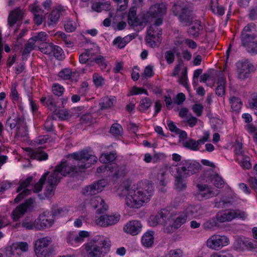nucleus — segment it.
I'll return each mask as SVG.
<instances>
[{
    "label": "nucleus",
    "instance_id": "1",
    "mask_svg": "<svg viewBox=\"0 0 257 257\" xmlns=\"http://www.w3.org/2000/svg\"><path fill=\"white\" fill-rule=\"evenodd\" d=\"M69 158L73 159L76 162L73 163V166L68 161L62 162L57 165L53 172L49 175V172L44 173L39 182L34 187L33 191L35 193L40 192L44 184L46 185L44 194L46 197L53 194V191L56 185L60 182L62 176L67 175H73L77 173L80 169L89 168L92 164L96 162L97 157L90 154L86 150H82L78 152L73 153L69 155Z\"/></svg>",
    "mask_w": 257,
    "mask_h": 257
},
{
    "label": "nucleus",
    "instance_id": "2",
    "mask_svg": "<svg viewBox=\"0 0 257 257\" xmlns=\"http://www.w3.org/2000/svg\"><path fill=\"white\" fill-rule=\"evenodd\" d=\"M153 185L149 182L142 183L137 188L126 186L122 190L125 196V203L128 207L138 209L149 202L153 195Z\"/></svg>",
    "mask_w": 257,
    "mask_h": 257
},
{
    "label": "nucleus",
    "instance_id": "3",
    "mask_svg": "<svg viewBox=\"0 0 257 257\" xmlns=\"http://www.w3.org/2000/svg\"><path fill=\"white\" fill-rule=\"evenodd\" d=\"M83 246L86 257H104L110 250L111 242L104 236H98Z\"/></svg>",
    "mask_w": 257,
    "mask_h": 257
},
{
    "label": "nucleus",
    "instance_id": "4",
    "mask_svg": "<svg viewBox=\"0 0 257 257\" xmlns=\"http://www.w3.org/2000/svg\"><path fill=\"white\" fill-rule=\"evenodd\" d=\"M172 12L184 26L190 25L195 18L193 7L186 2H177L173 6Z\"/></svg>",
    "mask_w": 257,
    "mask_h": 257
},
{
    "label": "nucleus",
    "instance_id": "5",
    "mask_svg": "<svg viewBox=\"0 0 257 257\" xmlns=\"http://www.w3.org/2000/svg\"><path fill=\"white\" fill-rule=\"evenodd\" d=\"M163 23L161 19H157L154 23L151 25L147 31V43L152 48L158 47L161 43L162 30L159 28Z\"/></svg>",
    "mask_w": 257,
    "mask_h": 257
},
{
    "label": "nucleus",
    "instance_id": "6",
    "mask_svg": "<svg viewBox=\"0 0 257 257\" xmlns=\"http://www.w3.org/2000/svg\"><path fill=\"white\" fill-rule=\"evenodd\" d=\"M181 166L178 167L177 164H172L170 169L175 168L177 174H181L184 177H187L197 173L201 166L199 163L191 160H183L181 163Z\"/></svg>",
    "mask_w": 257,
    "mask_h": 257
},
{
    "label": "nucleus",
    "instance_id": "7",
    "mask_svg": "<svg viewBox=\"0 0 257 257\" xmlns=\"http://www.w3.org/2000/svg\"><path fill=\"white\" fill-rule=\"evenodd\" d=\"M52 239L49 236L38 239L35 243V252L37 257H49L53 253V248L49 246Z\"/></svg>",
    "mask_w": 257,
    "mask_h": 257
},
{
    "label": "nucleus",
    "instance_id": "8",
    "mask_svg": "<svg viewBox=\"0 0 257 257\" xmlns=\"http://www.w3.org/2000/svg\"><path fill=\"white\" fill-rule=\"evenodd\" d=\"M167 5L164 3H156L152 5L149 11L145 13L144 21L149 23L153 19H161L162 20L167 13Z\"/></svg>",
    "mask_w": 257,
    "mask_h": 257
},
{
    "label": "nucleus",
    "instance_id": "9",
    "mask_svg": "<svg viewBox=\"0 0 257 257\" xmlns=\"http://www.w3.org/2000/svg\"><path fill=\"white\" fill-rule=\"evenodd\" d=\"M236 66L237 78L241 80L246 79L249 74L254 70L253 65L247 60L238 62Z\"/></svg>",
    "mask_w": 257,
    "mask_h": 257
},
{
    "label": "nucleus",
    "instance_id": "10",
    "mask_svg": "<svg viewBox=\"0 0 257 257\" xmlns=\"http://www.w3.org/2000/svg\"><path fill=\"white\" fill-rule=\"evenodd\" d=\"M228 243L229 239L226 236L217 234L212 235L206 242L208 247L214 250H219Z\"/></svg>",
    "mask_w": 257,
    "mask_h": 257
},
{
    "label": "nucleus",
    "instance_id": "11",
    "mask_svg": "<svg viewBox=\"0 0 257 257\" xmlns=\"http://www.w3.org/2000/svg\"><path fill=\"white\" fill-rule=\"evenodd\" d=\"M35 200L30 198L24 203L18 206L12 212V216L15 221L22 217L28 211L31 210L34 207Z\"/></svg>",
    "mask_w": 257,
    "mask_h": 257
},
{
    "label": "nucleus",
    "instance_id": "12",
    "mask_svg": "<svg viewBox=\"0 0 257 257\" xmlns=\"http://www.w3.org/2000/svg\"><path fill=\"white\" fill-rule=\"evenodd\" d=\"M106 184L107 183L105 180H99L85 186L83 188L82 193L87 196L95 195L101 192Z\"/></svg>",
    "mask_w": 257,
    "mask_h": 257
},
{
    "label": "nucleus",
    "instance_id": "13",
    "mask_svg": "<svg viewBox=\"0 0 257 257\" xmlns=\"http://www.w3.org/2000/svg\"><path fill=\"white\" fill-rule=\"evenodd\" d=\"M198 192L196 194L197 198L199 200L207 199L217 196L219 193L218 189H214L208 185L197 184Z\"/></svg>",
    "mask_w": 257,
    "mask_h": 257
},
{
    "label": "nucleus",
    "instance_id": "14",
    "mask_svg": "<svg viewBox=\"0 0 257 257\" xmlns=\"http://www.w3.org/2000/svg\"><path fill=\"white\" fill-rule=\"evenodd\" d=\"M120 218L118 213L114 214H105L96 217L95 223L97 225L103 227L113 225L117 223Z\"/></svg>",
    "mask_w": 257,
    "mask_h": 257
},
{
    "label": "nucleus",
    "instance_id": "15",
    "mask_svg": "<svg viewBox=\"0 0 257 257\" xmlns=\"http://www.w3.org/2000/svg\"><path fill=\"white\" fill-rule=\"evenodd\" d=\"M145 13H142L140 15H137V8L132 7L128 14V23L133 26H138L143 25L144 24L148 23L145 21Z\"/></svg>",
    "mask_w": 257,
    "mask_h": 257
},
{
    "label": "nucleus",
    "instance_id": "16",
    "mask_svg": "<svg viewBox=\"0 0 257 257\" xmlns=\"http://www.w3.org/2000/svg\"><path fill=\"white\" fill-rule=\"evenodd\" d=\"M33 180L32 177H29L27 179L20 181V185L17 188V192L19 193L17 197L15 199V202L18 203L25 197L29 195L31 193V190L26 189Z\"/></svg>",
    "mask_w": 257,
    "mask_h": 257
},
{
    "label": "nucleus",
    "instance_id": "17",
    "mask_svg": "<svg viewBox=\"0 0 257 257\" xmlns=\"http://www.w3.org/2000/svg\"><path fill=\"white\" fill-rule=\"evenodd\" d=\"M37 220L38 226L37 230H39L50 227L54 222L53 216L46 212L40 214Z\"/></svg>",
    "mask_w": 257,
    "mask_h": 257
},
{
    "label": "nucleus",
    "instance_id": "18",
    "mask_svg": "<svg viewBox=\"0 0 257 257\" xmlns=\"http://www.w3.org/2000/svg\"><path fill=\"white\" fill-rule=\"evenodd\" d=\"M65 12V9L61 6H58L54 9L48 16L47 25L49 27H54L59 21L61 15Z\"/></svg>",
    "mask_w": 257,
    "mask_h": 257
},
{
    "label": "nucleus",
    "instance_id": "19",
    "mask_svg": "<svg viewBox=\"0 0 257 257\" xmlns=\"http://www.w3.org/2000/svg\"><path fill=\"white\" fill-rule=\"evenodd\" d=\"M241 45L251 54H257V36H252L249 38L243 39L241 40Z\"/></svg>",
    "mask_w": 257,
    "mask_h": 257
},
{
    "label": "nucleus",
    "instance_id": "20",
    "mask_svg": "<svg viewBox=\"0 0 257 257\" xmlns=\"http://www.w3.org/2000/svg\"><path fill=\"white\" fill-rule=\"evenodd\" d=\"M90 206L96 209V213L101 214L107 210L108 206L105 201L100 196L92 198L90 200Z\"/></svg>",
    "mask_w": 257,
    "mask_h": 257
},
{
    "label": "nucleus",
    "instance_id": "21",
    "mask_svg": "<svg viewBox=\"0 0 257 257\" xmlns=\"http://www.w3.org/2000/svg\"><path fill=\"white\" fill-rule=\"evenodd\" d=\"M187 217H198L204 215L206 211L204 207L201 205H190L186 208L184 212Z\"/></svg>",
    "mask_w": 257,
    "mask_h": 257
},
{
    "label": "nucleus",
    "instance_id": "22",
    "mask_svg": "<svg viewBox=\"0 0 257 257\" xmlns=\"http://www.w3.org/2000/svg\"><path fill=\"white\" fill-rule=\"evenodd\" d=\"M191 26L188 30L189 35L193 38H197L202 33L203 26L198 20H193L190 24Z\"/></svg>",
    "mask_w": 257,
    "mask_h": 257
},
{
    "label": "nucleus",
    "instance_id": "23",
    "mask_svg": "<svg viewBox=\"0 0 257 257\" xmlns=\"http://www.w3.org/2000/svg\"><path fill=\"white\" fill-rule=\"evenodd\" d=\"M142 225L138 220H132L128 222L123 227L125 232L132 235H136L141 232Z\"/></svg>",
    "mask_w": 257,
    "mask_h": 257
},
{
    "label": "nucleus",
    "instance_id": "24",
    "mask_svg": "<svg viewBox=\"0 0 257 257\" xmlns=\"http://www.w3.org/2000/svg\"><path fill=\"white\" fill-rule=\"evenodd\" d=\"M24 17V12L18 8L11 11L8 17V25L10 27L13 26L17 23L20 22Z\"/></svg>",
    "mask_w": 257,
    "mask_h": 257
},
{
    "label": "nucleus",
    "instance_id": "25",
    "mask_svg": "<svg viewBox=\"0 0 257 257\" xmlns=\"http://www.w3.org/2000/svg\"><path fill=\"white\" fill-rule=\"evenodd\" d=\"M187 217V214L184 212L179 214L174 219L172 225L170 226L171 229H169V227H167L166 228V231L168 232L174 231L186 221Z\"/></svg>",
    "mask_w": 257,
    "mask_h": 257
},
{
    "label": "nucleus",
    "instance_id": "26",
    "mask_svg": "<svg viewBox=\"0 0 257 257\" xmlns=\"http://www.w3.org/2000/svg\"><path fill=\"white\" fill-rule=\"evenodd\" d=\"M29 156L33 159H36L40 161H45L48 159V155L45 152L40 149H29Z\"/></svg>",
    "mask_w": 257,
    "mask_h": 257
},
{
    "label": "nucleus",
    "instance_id": "27",
    "mask_svg": "<svg viewBox=\"0 0 257 257\" xmlns=\"http://www.w3.org/2000/svg\"><path fill=\"white\" fill-rule=\"evenodd\" d=\"M21 226L27 230H37L38 220L30 217H27L22 220Z\"/></svg>",
    "mask_w": 257,
    "mask_h": 257
},
{
    "label": "nucleus",
    "instance_id": "28",
    "mask_svg": "<svg viewBox=\"0 0 257 257\" xmlns=\"http://www.w3.org/2000/svg\"><path fill=\"white\" fill-rule=\"evenodd\" d=\"M166 173V172L164 169H161L159 171L157 175V185L160 190L163 192L166 191V189L164 188V187L167 184Z\"/></svg>",
    "mask_w": 257,
    "mask_h": 257
},
{
    "label": "nucleus",
    "instance_id": "29",
    "mask_svg": "<svg viewBox=\"0 0 257 257\" xmlns=\"http://www.w3.org/2000/svg\"><path fill=\"white\" fill-rule=\"evenodd\" d=\"M132 39V36L131 35H128L123 38L118 36L113 40V45L119 49H122Z\"/></svg>",
    "mask_w": 257,
    "mask_h": 257
},
{
    "label": "nucleus",
    "instance_id": "30",
    "mask_svg": "<svg viewBox=\"0 0 257 257\" xmlns=\"http://www.w3.org/2000/svg\"><path fill=\"white\" fill-rule=\"evenodd\" d=\"M210 7L211 12L214 14L219 16L224 15L225 9L223 7L219 5L218 0H211Z\"/></svg>",
    "mask_w": 257,
    "mask_h": 257
},
{
    "label": "nucleus",
    "instance_id": "31",
    "mask_svg": "<svg viewBox=\"0 0 257 257\" xmlns=\"http://www.w3.org/2000/svg\"><path fill=\"white\" fill-rule=\"evenodd\" d=\"M115 102V99L114 97L106 96L100 99L99 104L101 109H105L112 107Z\"/></svg>",
    "mask_w": 257,
    "mask_h": 257
},
{
    "label": "nucleus",
    "instance_id": "32",
    "mask_svg": "<svg viewBox=\"0 0 257 257\" xmlns=\"http://www.w3.org/2000/svg\"><path fill=\"white\" fill-rule=\"evenodd\" d=\"M226 81L225 78L222 75H220L218 77L217 84L218 86L216 88V94L218 96L222 97L225 93V86Z\"/></svg>",
    "mask_w": 257,
    "mask_h": 257
},
{
    "label": "nucleus",
    "instance_id": "33",
    "mask_svg": "<svg viewBox=\"0 0 257 257\" xmlns=\"http://www.w3.org/2000/svg\"><path fill=\"white\" fill-rule=\"evenodd\" d=\"M93 51L92 49L85 50V52L81 54L79 57V60L80 63L85 64L88 62V64H91L92 56H93Z\"/></svg>",
    "mask_w": 257,
    "mask_h": 257
},
{
    "label": "nucleus",
    "instance_id": "34",
    "mask_svg": "<svg viewBox=\"0 0 257 257\" xmlns=\"http://www.w3.org/2000/svg\"><path fill=\"white\" fill-rule=\"evenodd\" d=\"M28 135L27 127L26 122L23 119L22 121L19 122V125H18L16 129V137H25Z\"/></svg>",
    "mask_w": 257,
    "mask_h": 257
},
{
    "label": "nucleus",
    "instance_id": "35",
    "mask_svg": "<svg viewBox=\"0 0 257 257\" xmlns=\"http://www.w3.org/2000/svg\"><path fill=\"white\" fill-rule=\"evenodd\" d=\"M183 177H184V176L178 174L175 176V186L176 189L179 191H183L187 187L186 183Z\"/></svg>",
    "mask_w": 257,
    "mask_h": 257
},
{
    "label": "nucleus",
    "instance_id": "36",
    "mask_svg": "<svg viewBox=\"0 0 257 257\" xmlns=\"http://www.w3.org/2000/svg\"><path fill=\"white\" fill-rule=\"evenodd\" d=\"M143 245L146 247H151L154 243L153 232L149 231L145 233L142 238Z\"/></svg>",
    "mask_w": 257,
    "mask_h": 257
},
{
    "label": "nucleus",
    "instance_id": "37",
    "mask_svg": "<svg viewBox=\"0 0 257 257\" xmlns=\"http://www.w3.org/2000/svg\"><path fill=\"white\" fill-rule=\"evenodd\" d=\"M231 109L235 112H239L242 105V102L238 97L232 96L229 99Z\"/></svg>",
    "mask_w": 257,
    "mask_h": 257
},
{
    "label": "nucleus",
    "instance_id": "38",
    "mask_svg": "<svg viewBox=\"0 0 257 257\" xmlns=\"http://www.w3.org/2000/svg\"><path fill=\"white\" fill-rule=\"evenodd\" d=\"M175 54L177 56L180 55V53L177 51L176 48L166 51L165 53V59L168 64H172L175 60Z\"/></svg>",
    "mask_w": 257,
    "mask_h": 257
},
{
    "label": "nucleus",
    "instance_id": "39",
    "mask_svg": "<svg viewBox=\"0 0 257 257\" xmlns=\"http://www.w3.org/2000/svg\"><path fill=\"white\" fill-rule=\"evenodd\" d=\"M93 55L90 65H93V63H95L102 68H105L106 64L104 57L101 55H97L94 52Z\"/></svg>",
    "mask_w": 257,
    "mask_h": 257
},
{
    "label": "nucleus",
    "instance_id": "40",
    "mask_svg": "<svg viewBox=\"0 0 257 257\" xmlns=\"http://www.w3.org/2000/svg\"><path fill=\"white\" fill-rule=\"evenodd\" d=\"M17 246L13 244V245L8 246L6 248V255L7 257H19L21 255V252L19 251Z\"/></svg>",
    "mask_w": 257,
    "mask_h": 257
},
{
    "label": "nucleus",
    "instance_id": "41",
    "mask_svg": "<svg viewBox=\"0 0 257 257\" xmlns=\"http://www.w3.org/2000/svg\"><path fill=\"white\" fill-rule=\"evenodd\" d=\"M182 146L184 148L192 151H196L199 150V148L197 145L196 141L191 138H189L187 140L183 142Z\"/></svg>",
    "mask_w": 257,
    "mask_h": 257
},
{
    "label": "nucleus",
    "instance_id": "42",
    "mask_svg": "<svg viewBox=\"0 0 257 257\" xmlns=\"http://www.w3.org/2000/svg\"><path fill=\"white\" fill-rule=\"evenodd\" d=\"M237 160L239 162L241 166L244 169H249L251 168V165L250 163L249 157L245 155L238 156Z\"/></svg>",
    "mask_w": 257,
    "mask_h": 257
},
{
    "label": "nucleus",
    "instance_id": "43",
    "mask_svg": "<svg viewBox=\"0 0 257 257\" xmlns=\"http://www.w3.org/2000/svg\"><path fill=\"white\" fill-rule=\"evenodd\" d=\"M53 47L54 44L52 43H43L40 45L39 48L43 53L51 56V54L53 52Z\"/></svg>",
    "mask_w": 257,
    "mask_h": 257
},
{
    "label": "nucleus",
    "instance_id": "44",
    "mask_svg": "<svg viewBox=\"0 0 257 257\" xmlns=\"http://www.w3.org/2000/svg\"><path fill=\"white\" fill-rule=\"evenodd\" d=\"M22 118L17 116L14 119L9 118L6 122V127L8 128H9L10 130H12L14 128H17L18 125H19V122L22 121Z\"/></svg>",
    "mask_w": 257,
    "mask_h": 257
},
{
    "label": "nucleus",
    "instance_id": "45",
    "mask_svg": "<svg viewBox=\"0 0 257 257\" xmlns=\"http://www.w3.org/2000/svg\"><path fill=\"white\" fill-rule=\"evenodd\" d=\"M116 158V154L114 153H109V154H103L99 157V161L103 163L106 164L109 162L114 161Z\"/></svg>",
    "mask_w": 257,
    "mask_h": 257
},
{
    "label": "nucleus",
    "instance_id": "46",
    "mask_svg": "<svg viewBox=\"0 0 257 257\" xmlns=\"http://www.w3.org/2000/svg\"><path fill=\"white\" fill-rule=\"evenodd\" d=\"M68 214V211L65 209L53 207L52 209L51 215L53 216L54 219L55 218L66 216Z\"/></svg>",
    "mask_w": 257,
    "mask_h": 257
},
{
    "label": "nucleus",
    "instance_id": "47",
    "mask_svg": "<svg viewBox=\"0 0 257 257\" xmlns=\"http://www.w3.org/2000/svg\"><path fill=\"white\" fill-rule=\"evenodd\" d=\"M210 182L217 188H221L223 186L224 181L222 178L217 174L210 176Z\"/></svg>",
    "mask_w": 257,
    "mask_h": 257
},
{
    "label": "nucleus",
    "instance_id": "48",
    "mask_svg": "<svg viewBox=\"0 0 257 257\" xmlns=\"http://www.w3.org/2000/svg\"><path fill=\"white\" fill-rule=\"evenodd\" d=\"M110 133L114 136H120L123 133V128L118 123H113L110 129Z\"/></svg>",
    "mask_w": 257,
    "mask_h": 257
},
{
    "label": "nucleus",
    "instance_id": "49",
    "mask_svg": "<svg viewBox=\"0 0 257 257\" xmlns=\"http://www.w3.org/2000/svg\"><path fill=\"white\" fill-rule=\"evenodd\" d=\"M35 43L33 39H29L27 43L26 44L25 48L22 52L23 56L29 54L30 52L35 49Z\"/></svg>",
    "mask_w": 257,
    "mask_h": 257
},
{
    "label": "nucleus",
    "instance_id": "50",
    "mask_svg": "<svg viewBox=\"0 0 257 257\" xmlns=\"http://www.w3.org/2000/svg\"><path fill=\"white\" fill-rule=\"evenodd\" d=\"M232 204V202L228 199H221L219 201L215 200V207L217 208H223L230 206Z\"/></svg>",
    "mask_w": 257,
    "mask_h": 257
},
{
    "label": "nucleus",
    "instance_id": "51",
    "mask_svg": "<svg viewBox=\"0 0 257 257\" xmlns=\"http://www.w3.org/2000/svg\"><path fill=\"white\" fill-rule=\"evenodd\" d=\"M58 76L64 80H69L71 79L73 73L71 69L65 68L59 72Z\"/></svg>",
    "mask_w": 257,
    "mask_h": 257
},
{
    "label": "nucleus",
    "instance_id": "52",
    "mask_svg": "<svg viewBox=\"0 0 257 257\" xmlns=\"http://www.w3.org/2000/svg\"><path fill=\"white\" fill-rule=\"evenodd\" d=\"M252 26V25L251 24L244 27L241 33V40L243 39L249 38L252 36L255 35L254 34L251 33Z\"/></svg>",
    "mask_w": 257,
    "mask_h": 257
},
{
    "label": "nucleus",
    "instance_id": "53",
    "mask_svg": "<svg viewBox=\"0 0 257 257\" xmlns=\"http://www.w3.org/2000/svg\"><path fill=\"white\" fill-rule=\"evenodd\" d=\"M248 104L251 109L256 110L255 113L257 115V93H253L250 95Z\"/></svg>",
    "mask_w": 257,
    "mask_h": 257
},
{
    "label": "nucleus",
    "instance_id": "54",
    "mask_svg": "<svg viewBox=\"0 0 257 257\" xmlns=\"http://www.w3.org/2000/svg\"><path fill=\"white\" fill-rule=\"evenodd\" d=\"M48 37L47 35L44 32H41L37 34L36 35L31 38V39H33L34 42L36 43V42H44L46 41Z\"/></svg>",
    "mask_w": 257,
    "mask_h": 257
},
{
    "label": "nucleus",
    "instance_id": "55",
    "mask_svg": "<svg viewBox=\"0 0 257 257\" xmlns=\"http://www.w3.org/2000/svg\"><path fill=\"white\" fill-rule=\"evenodd\" d=\"M187 68L186 67H184V70L181 73V76L179 79V82L184 87L187 88Z\"/></svg>",
    "mask_w": 257,
    "mask_h": 257
},
{
    "label": "nucleus",
    "instance_id": "56",
    "mask_svg": "<svg viewBox=\"0 0 257 257\" xmlns=\"http://www.w3.org/2000/svg\"><path fill=\"white\" fill-rule=\"evenodd\" d=\"M93 82L95 86L98 87L102 86L104 83V80L102 76L98 73H94L92 77Z\"/></svg>",
    "mask_w": 257,
    "mask_h": 257
},
{
    "label": "nucleus",
    "instance_id": "57",
    "mask_svg": "<svg viewBox=\"0 0 257 257\" xmlns=\"http://www.w3.org/2000/svg\"><path fill=\"white\" fill-rule=\"evenodd\" d=\"M89 235V232L84 230L80 231L78 233H76V238L78 244L83 242L85 239L88 237Z\"/></svg>",
    "mask_w": 257,
    "mask_h": 257
},
{
    "label": "nucleus",
    "instance_id": "58",
    "mask_svg": "<svg viewBox=\"0 0 257 257\" xmlns=\"http://www.w3.org/2000/svg\"><path fill=\"white\" fill-rule=\"evenodd\" d=\"M46 105L48 107V108L53 112H56L57 111V106L56 105L54 99L52 98V96H48L47 97V101Z\"/></svg>",
    "mask_w": 257,
    "mask_h": 257
},
{
    "label": "nucleus",
    "instance_id": "59",
    "mask_svg": "<svg viewBox=\"0 0 257 257\" xmlns=\"http://www.w3.org/2000/svg\"><path fill=\"white\" fill-rule=\"evenodd\" d=\"M64 28L66 32H72L74 31L76 28V25L74 22L68 20L64 23Z\"/></svg>",
    "mask_w": 257,
    "mask_h": 257
},
{
    "label": "nucleus",
    "instance_id": "60",
    "mask_svg": "<svg viewBox=\"0 0 257 257\" xmlns=\"http://www.w3.org/2000/svg\"><path fill=\"white\" fill-rule=\"evenodd\" d=\"M217 222L216 217H213L207 220L204 223L203 226L205 229H212L217 226Z\"/></svg>",
    "mask_w": 257,
    "mask_h": 257
},
{
    "label": "nucleus",
    "instance_id": "61",
    "mask_svg": "<svg viewBox=\"0 0 257 257\" xmlns=\"http://www.w3.org/2000/svg\"><path fill=\"white\" fill-rule=\"evenodd\" d=\"M152 102L151 100L148 97H145L140 101V106L141 109L146 110L148 109L152 105Z\"/></svg>",
    "mask_w": 257,
    "mask_h": 257
},
{
    "label": "nucleus",
    "instance_id": "62",
    "mask_svg": "<svg viewBox=\"0 0 257 257\" xmlns=\"http://www.w3.org/2000/svg\"><path fill=\"white\" fill-rule=\"evenodd\" d=\"M67 242L72 245L78 244L76 238V232H70L67 237Z\"/></svg>",
    "mask_w": 257,
    "mask_h": 257
},
{
    "label": "nucleus",
    "instance_id": "63",
    "mask_svg": "<svg viewBox=\"0 0 257 257\" xmlns=\"http://www.w3.org/2000/svg\"><path fill=\"white\" fill-rule=\"evenodd\" d=\"M203 109V106L200 103H195L192 106V110L197 116L202 115Z\"/></svg>",
    "mask_w": 257,
    "mask_h": 257
},
{
    "label": "nucleus",
    "instance_id": "64",
    "mask_svg": "<svg viewBox=\"0 0 257 257\" xmlns=\"http://www.w3.org/2000/svg\"><path fill=\"white\" fill-rule=\"evenodd\" d=\"M64 90V87L59 84H55L52 87L53 93L58 96H61L63 93Z\"/></svg>",
    "mask_w": 257,
    "mask_h": 257
}]
</instances>
